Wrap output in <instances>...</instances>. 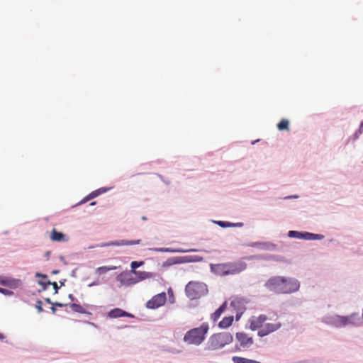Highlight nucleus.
I'll list each match as a JSON object with an SVG mask.
<instances>
[{
	"instance_id": "nucleus-1",
	"label": "nucleus",
	"mask_w": 363,
	"mask_h": 363,
	"mask_svg": "<svg viewBox=\"0 0 363 363\" xmlns=\"http://www.w3.org/2000/svg\"><path fill=\"white\" fill-rule=\"evenodd\" d=\"M265 287L277 294H290L299 289V282L293 278L284 277H272L264 284Z\"/></svg>"
},
{
	"instance_id": "nucleus-2",
	"label": "nucleus",
	"mask_w": 363,
	"mask_h": 363,
	"mask_svg": "<svg viewBox=\"0 0 363 363\" xmlns=\"http://www.w3.org/2000/svg\"><path fill=\"white\" fill-rule=\"evenodd\" d=\"M246 268L247 264L242 261L211 264L212 272L219 276L238 274Z\"/></svg>"
},
{
	"instance_id": "nucleus-3",
	"label": "nucleus",
	"mask_w": 363,
	"mask_h": 363,
	"mask_svg": "<svg viewBox=\"0 0 363 363\" xmlns=\"http://www.w3.org/2000/svg\"><path fill=\"white\" fill-rule=\"evenodd\" d=\"M209 330L207 323H203L199 328L191 329L185 334L184 341L189 345H199L205 340Z\"/></svg>"
},
{
	"instance_id": "nucleus-4",
	"label": "nucleus",
	"mask_w": 363,
	"mask_h": 363,
	"mask_svg": "<svg viewBox=\"0 0 363 363\" xmlns=\"http://www.w3.org/2000/svg\"><path fill=\"white\" fill-rule=\"evenodd\" d=\"M233 336L230 333L223 332L212 335L207 343V349L216 350L223 348L233 342Z\"/></svg>"
},
{
	"instance_id": "nucleus-5",
	"label": "nucleus",
	"mask_w": 363,
	"mask_h": 363,
	"mask_svg": "<svg viewBox=\"0 0 363 363\" xmlns=\"http://www.w3.org/2000/svg\"><path fill=\"white\" fill-rule=\"evenodd\" d=\"M185 293L189 298L196 300L205 296L208 293V288L203 282L191 281L186 285Z\"/></svg>"
},
{
	"instance_id": "nucleus-6",
	"label": "nucleus",
	"mask_w": 363,
	"mask_h": 363,
	"mask_svg": "<svg viewBox=\"0 0 363 363\" xmlns=\"http://www.w3.org/2000/svg\"><path fill=\"white\" fill-rule=\"evenodd\" d=\"M359 320L358 315L353 313L348 316L336 315L333 318V323L336 327H345L347 325H356Z\"/></svg>"
},
{
	"instance_id": "nucleus-7",
	"label": "nucleus",
	"mask_w": 363,
	"mask_h": 363,
	"mask_svg": "<svg viewBox=\"0 0 363 363\" xmlns=\"http://www.w3.org/2000/svg\"><path fill=\"white\" fill-rule=\"evenodd\" d=\"M167 296L164 292L155 295L150 300L146 303V307L150 309L157 308L166 303Z\"/></svg>"
},
{
	"instance_id": "nucleus-8",
	"label": "nucleus",
	"mask_w": 363,
	"mask_h": 363,
	"mask_svg": "<svg viewBox=\"0 0 363 363\" xmlns=\"http://www.w3.org/2000/svg\"><path fill=\"white\" fill-rule=\"evenodd\" d=\"M281 324L277 320L274 323H267L264 325L262 328L259 330L258 335L259 337H264L273 333L280 328Z\"/></svg>"
},
{
	"instance_id": "nucleus-9",
	"label": "nucleus",
	"mask_w": 363,
	"mask_h": 363,
	"mask_svg": "<svg viewBox=\"0 0 363 363\" xmlns=\"http://www.w3.org/2000/svg\"><path fill=\"white\" fill-rule=\"evenodd\" d=\"M267 320V317L263 314L259 316H252L249 320L250 328L253 331L257 329L261 330Z\"/></svg>"
},
{
	"instance_id": "nucleus-10",
	"label": "nucleus",
	"mask_w": 363,
	"mask_h": 363,
	"mask_svg": "<svg viewBox=\"0 0 363 363\" xmlns=\"http://www.w3.org/2000/svg\"><path fill=\"white\" fill-rule=\"evenodd\" d=\"M193 259L189 256H181V257H173L167 259L163 262V267H168L174 264H179L182 263H186L192 262Z\"/></svg>"
},
{
	"instance_id": "nucleus-11",
	"label": "nucleus",
	"mask_w": 363,
	"mask_h": 363,
	"mask_svg": "<svg viewBox=\"0 0 363 363\" xmlns=\"http://www.w3.org/2000/svg\"><path fill=\"white\" fill-rule=\"evenodd\" d=\"M236 339L240 342V346L244 349L249 348L254 343L252 337L243 332L237 333Z\"/></svg>"
},
{
	"instance_id": "nucleus-12",
	"label": "nucleus",
	"mask_w": 363,
	"mask_h": 363,
	"mask_svg": "<svg viewBox=\"0 0 363 363\" xmlns=\"http://www.w3.org/2000/svg\"><path fill=\"white\" fill-rule=\"evenodd\" d=\"M230 306L235 309L238 308L236 319L238 320L245 311L244 302L242 299L235 298L230 303Z\"/></svg>"
},
{
	"instance_id": "nucleus-13",
	"label": "nucleus",
	"mask_w": 363,
	"mask_h": 363,
	"mask_svg": "<svg viewBox=\"0 0 363 363\" xmlns=\"http://www.w3.org/2000/svg\"><path fill=\"white\" fill-rule=\"evenodd\" d=\"M118 281L121 282L122 285L130 286L135 284L137 282L135 277H133L130 274H120L117 277Z\"/></svg>"
},
{
	"instance_id": "nucleus-14",
	"label": "nucleus",
	"mask_w": 363,
	"mask_h": 363,
	"mask_svg": "<svg viewBox=\"0 0 363 363\" xmlns=\"http://www.w3.org/2000/svg\"><path fill=\"white\" fill-rule=\"evenodd\" d=\"M141 240H121L112 241L106 244V246H123V245H133L140 244Z\"/></svg>"
},
{
	"instance_id": "nucleus-15",
	"label": "nucleus",
	"mask_w": 363,
	"mask_h": 363,
	"mask_svg": "<svg viewBox=\"0 0 363 363\" xmlns=\"http://www.w3.org/2000/svg\"><path fill=\"white\" fill-rule=\"evenodd\" d=\"M108 317L111 318H117L121 317H133V315L129 313L124 311L123 310L116 308L112 309L108 313Z\"/></svg>"
},
{
	"instance_id": "nucleus-16",
	"label": "nucleus",
	"mask_w": 363,
	"mask_h": 363,
	"mask_svg": "<svg viewBox=\"0 0 363 363\" xmlns=\"http://www.w3.org/2000/svg\"><path fill=\"white\" fill-rule=\"evenodd\" d=\"M132 273H133L136 277L137 282L145 280L146 279L152 278L154 277V274L151 272H147L144 271H136L132 270Z\"/></svg>"
},
{
	"instance_id": "nucleus-17",
	"label": "nucleus",
	"mask_w": 363,
	"mask_h": 363,
	"mask_svg": "<svg viewBox=\"0 0 363 363\" xmlns=\"http://www.w3.org/2000/svg\"><path fill=\"white\" fill-rule=\"evenodd\" d=\"M107 189L105 188H100L97 190H95L92 192H91L88 196H86L80 203H84L87 202L88 201L99 196L100 194L106 192Z\"/></svg>"
},
{
	"instance_id": "nucleus-18",
	"label": "nucleus",
	"mask_w": 363,
	"mask_h": 363,
	"mask_svg": "<svg viewBox=\"0 0 363 363\" xmlns=\"http://www.w3.org/2000/svg\"><path fill=\"white\" fill-rule=\"evenodd\" d=\"M21 284L20 280L14 279L0 281V284L13 289L18 287Z\"/></svg>"
},
{
	"instance_id": "nucleus-19",
	"label": "nucleus",
	"mask_w": 363,
	"mask_h": 363,
	"mask_svg": "<svg viewBox=\"0 0 363 363\" xmlns=\"http://www.w3.org/2000/svg\"><path fill=\"white\" fill-rule=\"evenodd\" d=\"M65 235L62 233L57 231L55 228L52 229L50 235V239L54 242H61L65 240Z\"/></svg>"
},
{
	"instance_id": "nucleus-20",
	"label": "nucleus",
	"mask_w": 363,
	"mask_h": 363,
	"mask_svg": "<svg viewBox=\"0 0 363 363\" xmlns=\"http://www.w3.org/2000/svg\"><path fill=\"white\" fill-rule=\"evenodd\" d=\"M226 308V302H224L212 315L211 320L213 322L217 321L220 317L221 314L225 311Z\"/></svg>"
},
{
	"instance_id": "nucleus-21",
	"label": "nucleus",
	"mask_w": 363,
	"mask_h": 363,
	"mask_svg": "<svg viewBox=\"0 0 363 363\" xmlns=\"http://www.w3.org/2000/svg\"><path fill=\"white\" fill-rule=\"evenodd\" d=\"M156 251L162 252H196V250L194 249H171V248H160L157 249Z\"/></svg>"
},
{
	"instance_id": "nucleus-22",
	"label": "nucleus",
	"mask_w": 363,
	"mask_h": 363,
	"mask_svg": "<svg viewBox=\"0 0 363 363\" xmlns=\"http://www.w3.org/2000/svg\"><path fill=\"white\" fill-rule=\"evenodd\" d=\"M233 319L234 318L233 315L225 317L222 319L221 321H220L218 325L221 328H227L232 325Z\"/></svg>"
},
{
	"instance_id": "nucleus-23",
	"label": "nucleus",
	"mask_w": 363,
	"mask_h": 363,
	"mask_svg": "<svg viewBox=\"0 0 363 363\" xmlns=\"http://www.w3.org/2000/svg\"><path fill=\"white\" fill-rule=\"evenodd\" d=\"M324 238L323 235L320 234H314L311 233L305 232L303 235V239L307 240H320Z\"/></svg>"
},
{
	"instance_id": "nucleus-24",
	"label": "nucleus",
	"mask_w": 363,
	"mask_h": 363,
	"mask_svg": "<svg viewBox=\"0 0 363 363\" xmlns=\"http://www.w3.org/2000/svg\"><path fill=\"white\" fill-rule=\"evenodd\" d=\"M116 269V267H113V266H111V267L103 266V267H98L96 269V272L99 275H102V274H106L109 271L114 270Z\"/></svg>"
},
{
	"instance_id": "nucleus-25",
	"label": "nucleus",
	"mask_w": 363,
	"mask_h": 363,
	"mask_svg": "<svg viewBox=\"0 0 363 363\" xmlns=\"http://www.w3.org/2000/svg\"><path fill=\"white\" fill-rule=\"evenodd\" d=\"M289 122L287 119H282L278 124L277 128L279 130H289Z\"/></svg>"
},
{
	"instance_id": "nucleus-26",
	"label": "nucleus",
	"mask_w": 363,
	"mask_h": 363,
	"mask_svg": "<svg viewBox=\"0 0 363 363\" xmlns=\"http://www.w3.org/2000/svg\"><path fill=\"white\" fill-rule=\"evenodd\" d=\"M70 308H72V310L73 311L80 313H83L85 311L83 306H82L79 304H77V303L71 304Z\"/></svg>"
},
{
	"instance_id": "nucleus-27",
	"label": "nucleus",
	"mask_w": 363,
	"mask_h": 363,
	"mask_svg": "<svg viewBox=\"0 0 363 363\" xmlns=\"http://www.w3.org/2000/svg\"><path fill=\"white\" fill-rule=\"evenodd\" d=\"M303 233H301V232H298V231L291 230V231L289 232V236L291 237V238H298V239H303Z\"/></svg>"
},
{
	"instance_id": "nucleus-28",
	"label": "nucleus",
	"mask_w": 363,
	"mask_h": 363,
	"mask_svg": "<svg viewBox=\"0 0 363 363\" xmlns=\"http://www.w3.org/2000/svg\"><path fill=\"white\" fill-rule=\"evenodd\" d=\"M36 277H41L44 278L45 281H38V284L40 285H42V286H44V289H45V286L47 285H50L51 284V282L50 281H46V279H47V276L46 275H43V274H41L40 273H37L36 274Z\"/></svg>"
},
{
	"instance_id": "nucleus-29",
	"label": "nucleus",
	"mask_w": 363,
	"mask_h": 363,
	"mask_svg": "<svg viewBox=\"0 0 363 363\" xmlns=\"http://www.w3.org/2000/svg\"><path fill=\"white\" fill-rule=\"evenodd\" d=\"M232 360L234 363H247L248 359L241 357H233Z\"/></svg>"
},
{
	"instance_id": "nucleus-30",
	"label": "nucleus",
	"mask_w": 363,
	"mask_h": 363,
	"mask_svg": "<svg viewBox=\"0 0 363 363\" xmlns=\"http://www.w3.org/2000/svg\"><path fill=\"white\" fill-rule=\"evenodd\" d=\"M143 264V262H136V261H133L131 262L130 264V267L132 268L133 270H135L136 268L140 267L141 265Z\"/></svg>"
},
{
	"instance_id": "nucleus-31",
	"label": "nucleus",
	"mask_w": 363,
	"mask_h": 363,
	"mask_svg": "<svg viewBox=\"0 0 363 363\" xmlns=\"http://www.w3.org/2000/svg\"><path fill=\"white\" fill-rule=\"evenodd\" d=\"M0 293L5 296H12L13 294V292L12 291L8 290L6 289L1 288L0 287Z\"/></svg>"
},
{
	"instance_id": "nucleus-32",
	"label": "nucleus",
	"mask_w": 363,
	"mask_h": 363,
	"mask_svg": "<svg viewBox=\"0 0 363 363\" xmlns=\"http://www.w3.org/2000/svg\"><path fill=\"white\" fill-rule=\"evenodd\" d=\"M42 306H43V303L40 300H38L36 301L35 307H36L38 313H42L43 311V308Z\"/></svg>"
},
{
	"instance_id": "nucleus-33",
	"label": "nucleus",
	"mask_w": 363,
	"mask_h": 363,
	"mask_svg": "<svg viewBox=\"0 0 363 363\" xmlns=\"http://www.w3.org/2000/svg\"><path fill=\"white\" fill-rule=\"evenodd\" d=\"M221 227H232L233 225V223H228V222H224V221H218L217 223Z\"/></svg>"
},
{
	"instance_id": "nucleus-34",
	"label": "nucleus",
	"mask_w": 363,
	"mask_h": 363,
	"mask_svg": "<svg viewBox=\"0 0 363 363\" xmlns=\"http://www.w3.org/2000/svg\"><path fill=\"white\" fill-rule=\"evenodd\" d=\"M50 284H52L53 286V288H54V289L55 291V292L57 293L58 289H59L58 286H57V284L56 282H53V283H51Z\"/></svg>"
},
{
	"instance_id": "nucleus-35",
	"label": "nucleus",
	"mask_w": 363,
	"mask_h": 363,
	"mask_svg": "<svg viewBox=\"0 0 363 363\" xmlns=\"http://www.w3.org/2000/svg\"><path fill=\"white\" fill-rule=\"evenodd\" d=\"M52 305L57 306H59V307H63V306H65V304H63V303H58V302L54 303H52Z\"/></svg>"
},
{
	"instance_id": "nucleus-36",
	"label": "nucleus",
	"mask_w": 363,
	"mask_h": 363,
	"mask_svg": "<svg viewBox=\"0 0 363 363\" xmlns=\"http://www.w3.org/2000/svg\"><path fill=\"white\" fill-rule=\"evenodd\" d=\"M45 301L48 303H50V304H52L53 303L51 301L50 298H46L45 299Z\"/></svg>"
},
{
	"instance_id": "nucleus-37",
	"label": "nucleus",
	"mask_w": 363,
	"mask_h": 363,
	"mask_svg": "<svg viewBox=\"0 0 363 363\" xmlns=\"http://www.w3.org/2000/svg\"><path fill=\"white\" fill-rule=\"evenodd\" d=\"M261 245V243L255 242V243L251 244L250 246L255 247V246H258V245Z\"/></svg>"
},
{
	"instance_id": "nucleus-38",
	"label": "nucleus",
	"mask_w": 363,
	"mask_h": 363,
	"mask_svg": "<svg viewBox=\"0 0 363 363\" xmlns=\"http://www.w3.org/2000/svg\"><path fill=\"white\" fill-rule=\"evenodd\" d=\"M233 226H242V223H233Z\"/></svg>"
},
{
	"instance_id": "nucleus-39",
	"label": "nucleus",
	"mask_w": 363,
	"mask_h": 363,
	"mask_svg": "<svg viewBox=\"0 0 363 363\" xmlns=\"http://www.w3.org/2000/svg\"><path fill=\"white\" fill-rule=\"evenodd\" d=\"M51 310H52V311L53 313H55V311H56V309H55V308L54 306H52V307L51 308Z\"/></svg>"
},
{
	"instance_id": "nucleus-40",
	"label": "nucleus",
	"mask_w": 363,
	"mask_h": 363,
	"mask_svg": "<svg viewBox=\"0 0 363 363\" xmlns=\"http://www.w3.org/2000/svg\"><path fill=\"white\" fill-rule=\"evenodd\" d=\"M360 128H363V122L361 123Z\"/></svg>"
},
{
	"instance_id": "nucleus-41",
	"label": "nucleus",
	"mask_w": 363,
	"mask_h": 363,
	"mask_svg": "<svg viewBox=\"0 0 363 363\" xmlns=\"http://www.w3.org/2000/svg\"><path fill=\"white\" fill-rule=\"evenodd\" d=\"M95 204H96V201H94V202L91 203V206L95 205Z\"/></svg>"
},
{
	"instance_id": "nucleus-42",
	"label": "nucleus",
	"mask_w": 363,
	"mask_h": 363,
	"mask_svg": "<svg viewBox=\"0 0 363 363\" xmlns=\"http://www.w3.org/2000/svg\"><path fill=\"white\" fill-rule=\"evenodd\" d=\"M46 255L48 257L50 255V252H48Z\"/></svg>"
},
{
	"instance_id": "nucleus-43",
	"label": "nucleus",
	"mask_w": 363,
	"mask_h": 363,
	"mask_svg": "<svg viewBox=\"0 0 363 363\" xmlns=\"http://www.w3.org/2000/svg\"><path fill=\"white\" fill-rule=\"evenodd\" d=\"M3 338V335L1 334H0V339H2Z\"/></svg>"
},
{
	"instance_id": "nucleus-44",
	"label": "nucleus",
	"mask_w": 363,
	"mask_h": 363,
	"mask_svg": "<svg viewBox=\"0 0 363 363\" xmlns=\"http://www.w3.org/2000/svg\"><path fill=\"white\" fill-rule=\"evenodd\" d=\"M3 338V335L1 334H0V339H2Z\"/></svg>"
},
{
	"instance_id": "nucleus-45",
	"label": "nucleus",
	"mask_w": 363,
	"mask_h": 363,
	"mask_svg": "<svg viewBox=\"0 0 363 363\" xmlns=\"http://www.w3.org/2000/svg\"><path fill=\"white\" fill-rule=\"evenodd\" d=\"M362 318H363V309H362Z\"/></svg>"
}]
</instances>
